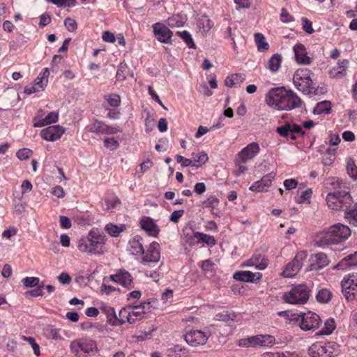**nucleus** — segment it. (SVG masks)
Returning a JSON list of instances; mask_svg holds the SVG:
<instances>
[{"label":"nucleus","instance_id":"1","mask_svg":"<svg viewBox=\"0 0 357 357\" xmlns=\"http://www.w3.org/2000/svg\"><path fill=\"white\" fill-rule=\"evenodd\" d=\"M266 103L278 110H291L300 107L301 98L292 91L284 88L271 89L266 96Z\"/></svg>","mask_w":357,"mask_h":357},{"label":"nucleus","instance_id":"2","mask_svg":"<svg viewBox=\"0 0 357 357\" xmlns=\"http://www.w3.org/2000/svg\"><path fill=\"white\" fill-rule=\"evenodd\" d=\"M106 240V236L102 232L97 228H93L87 236L78 240L77 246L82 252L89 255L101 254Z\"/></svg>","mask_w":357,"mask_h":357},{"label":"nucleus","instance_id":"3","mask_svg":"<svg viewBox=\"0 0 357 357\" xmlns=\"http://www.w3.org/2000/svg\"><path fill=\"white\" fill-rule=\"evenodd\" d=\"M150 302H144L139 305L128 306L120 310L118 321L119 325L128 321L129 324H135L142 320L146 311H150Z\"/></svg>","mask_w":357,"mask_h":357},{"label":"nucleus","instance_id":"4","mask_svg":"<svg viewBox=\"0 0 357 357\" xmlns=\"http://www.w3.org/2000/svg\"><path fill=\"white\" fill-rule=\"evenodd\" d=\"M312 73L307 68L298 69L293 77L295 87L305 94H317V89L313 86L311 78Z\"/></svg>","mask_w":357,"mask_h":357},{"label":"nucleus","instance_id":"5","mask_svg":"<svg viewBox=\"0 0 357 357\" xmlns=\"http://www.w3.org/2000/svg\"><path fill=\"white\" fill-rule=\"evenodd\" d=\"M350 235L351 229L348 226L337 223L328 228L321 242L323 245L337 244L347 239Z\"/></svg>","mask_w":357,"mask_h":357},{"label":"nucleus","instance_id":"6","mask_svg":"<svg viewBox=\"0 0 357 357\" xmlns=\"http://www.w3.org/2000/svg\"><path fill=\"white\" fill-rule=\"evenodd\" d=\"M339 351L340 346L335 342H317L307 349L310 357H334Z\"/></svg>","mask_w":357,"mask_h":357},{"label":"nucleus","instance_id":"7","mask_svg":"<svg viewBox=\"0 0 357 357\" xmlns=\"http://www.w3.org/2000/svg\"><path fill=\"white\" fill-rule=\"evenodd\" d=\"M311 288L309 285L301 284L294 286L291 291L282 296V299L290 304L303 305L309 299Z\"/></svg>","mask_w":357,"mask_h":357},{"label":"nucleus","instance_id":"8","mask_svg":"<svg viewBox=\"0 0 357 357\" xmlns=\"http://www.w3.org/2000/svg\"><path fill=\"white\" fill-rule=\"evenodd\" d=\"M326 201L328 206L333 210L342 208L347 211L353 203L350 193L344 190L328 192Z\"/></svg>","mask_w":357,"mask_h":357},{"label":"nucleus","instance_id":"9","mask_svg":"<svg viewBox=\"0 0 357 357\" xmlns=\"http://www.w3.org/2000/svg\"><path fill=\"white\" fill-rule=\"evenodd\" d=\"M71 351L79 357H87L94 349L97 350L96 343L90 338H81L70 343Z\"/></svg>","mask_w":357,"mask_h":357},{"label":"nucleus","instance_id":"10","mask_svg":"<svg viewBox=\"0 0 357 357\" xmlns=\"http://www.w3.org/2000/svg\"><path fill=\"white\" fill-rule=\"evenodd\" d=\"M307 257V252L306 251L303 250L298 252L292 261L285 266L281 275L284 278H291L295 276L302 268Z\"/></svg>","mask_w":357,"mask_h":357},{"label":"nucleus","instance_id":"11","mask_svg":"<svg viewBox=\"0 0 357 357\" xmlns=\"http://www.w3.org/2000/svg\"><path fill=\"white\" fill-rule=\"evenodd\" d=\"M142 255L141 264L146 267H154L160 259V244L155 241L151 243Z\"/></svg>","mask_w":357,"mask_h":357},{"label":"nucleus","instance_id":"12","mask_svg":"<svg viewBox=\"0 0 357 357\" xmlns=\"http://www.w3.org/2000/svg\"><path fill=\"white\" fill-rule=\"evenodd\" d=\"M342 293L347 301H352L357 295V272L349 274V277L341 282Z\"/></svg>","mask_w":357,"mask_h":357},{"label":"nucleus","instance_id":"13","mask_svg":"<svg viewBox=\"0 0 357 357\" xmlns=\"http://www.w3.org/2000/svg\"><path fill=\"white\" fill-rule=\"evenodd\" d=\"M321 322L320 317L314 312L302 313L300 327L303 331L314 330L319 328Z\"/></svg>","mask_w":357,"mask_h":357},{"label":"nucleus","instance_id":"14","mask_svg":"<svg viewBox=\"0 0 357 357\" xmlns=\"http://www.w3.org/2000/svg\"><path fill=\"white\" fill-rule=\"evenodd\" d=\"M208 337L209 334L199 330L190 331L185 335V342L192 347L205 344Z\"/></svg>","mask_w":357,"mask_h":357},{"label":"nucleus","instance_id":"15","mask_svg":"<svg viewBox=\"0 0 357 357\" xmlns=\"http://www.w3.org/2000/svg\"><path fill=\"white\" fill-rule=\"evenodd\" d=\"M111 280L122 287L131 289L134 287L132 275L125 270H119L116 274L110 275Z\"/></svg>","mask_w":357,"mask_h":357},{"label":"nucleus","instance_id":"16","mask_svg":"<svg viewBox=\"0 0 357 357\" xmlns=\"http://www.w3.org/2000/svg\"><path fill=\"white\" fill-rule=\"evenodd\" d=\"M65 130L60 126H52L40 131L41 137L47 141L54 142L61 138Z\"/></svg>","mask_w":357,"mask_h":357},{"label":"nucleus","instance_id":"17","mask_svg":"<svg viewBox=\"0 0 357 357\" xmlns=\"http://www.w3.org/2000/svg\"><path fill=\"white\" fill-rule=\"evenodd\" d=\"M310 264L307 271H317L326 266L329 264V260L326 254L323 252L312 255L310 259Z\"/></svg>","mask_w":357,"mask_h":357},{"label":"nucleus","instance_id":"18","mask_svg":"<svg viewBox=\"0 0 357 357\" xmlns=\"http://www.w3.org/2000/svg\"><path fill=\"white\" fill-rule=\"evenodd\" d=\"M153 33L156 38L163 43H170L172 31L166 26L155 23L153 25Z\"/></svg>","mask_w":357,"mask_h":357},{"label":"nucleus","instance_id":"19","mask_svg":"<svg viewBox=\"0 0 357 357\" xmlns=\"http://www.w3.org/2000/svg\"><path fill=\"white\" fill-rule=\"evenodd\" d=\"M259 150L260 149L257 143H250L238 153L237 158L240 162H247L248 160L254 158Z\"/></svg>","mask_w":357,"mask_h":357},{"label":"nucleus","instance_id":"20","mask_svg":"<svg viewBox=\"0 0 357 357\" xmlns=\"http://www.w3.org/2000/svg\"><path fill=\"white\" fill-rule=\"evenodd\" d=\"M140 227L149 236L158 237L160 233V228L155 221L150 217L144 216L139 222Z\"/></svg>","mask_w":357,"mask_h":357},{"label":"nucleus","instance_id":"21","mask_svg":"<svg viewBox=\"0 0 357 357\" xmlns=\"http://www.w3.org/2000/svg\"><path fill=\"white\" fill-rule=\"evenodd\" d=\"M277 132L282 137H289L290 133L301 135L303 136L305 132L302 130L301 127L297 124L286 123L280 127H278L276 129Z\"/></svg>","mask_w":357,"mask_h":357},{"label":"nucleus","instance_id":"22","mask_svg":"<svg viewBox=\"0 0 357 357\" xmlns=\"http://www.w3.org/2000/svg\"><path fill=\"white\" fill-rule=\"evenodd\" d=\"M275 175L272 174H267L262 177L260 181L255 182L250 187V190L256 192L266 191L271 186L272 181L274 179Z\"/></svg>","mask_w":357,"mask_h":357},{"label":"nucleus","instance_id":"23","mask_svg":"<svg viewBox=\"0 0 357 357\" xmlns=\"http://www.w3.org/2000/svg\"><path fill=\"white\" fill-rule=\"evenodd\" d=\"M294 52L298 63L308 65L311 63V59L307 55L305 47L303 44H296L294 47Z\"/></svg>","mask_w":357,"mask_h":357},{"label":"nucleus","instance_id":"24","mask_svg":"<svg viewBox=\"0 0 357 357\" xmlns=\"http://www.w3.org/2000/svg\"><path fill=\"white\" fill-rule=\"evenodd\" d=\"M262 277L261 273H254L251 271H238L234 274V279L238 281L255 282L259 281Z\"/></svg>","mask_w":357,"mask_h":357},{"label":"nucleus","instance_id":"25","mask_svg":"<svg viewBox=\"0 0 357 357\" xmlns=\"http://www.w3.org/2000/svg\"><path fill=\"white\" fill-rule=\"evenodd\" d=\"M348 63L349 61L347 59H344L342 61H339L336 66L333 67L330 70V77L335 79L343 78L347 74V68Z\"/></svg>","mask_w":357,"mask_h":357},{"label":"nucleus","instance_id":"26","mask_svg":"<svg viewBox=\"0 0 357 357\" xmlns=\"http://www.w3.org/2000/svg\"><path fill=\"white\" fill-rule=\"evenodd\" d=\"M245 265L247 266H255L259 270H264L267 267L268 262L267 259L263 257L261 255L255 254L245 263Z\"/></svg>","mask_w":357,"mask_h":357},{"label":"nucleus","instance_id":"27","mask_svg":"<svg viewBox=\"0 0 357 357\" xmlns=\"http://www.w3.org/2000/svg\"><path fill=\"white\" fill-rule=\"evenodd\" d=\"M61 331V328H56L52 325H47L43 328V333L44 336L47 339L53 340H62V336L60 333Z\"/></svg>","mask_w":357,"mask_h":357},{"label":"nucleus","instance_id":"28","mask_svg":"<svg viewBox=\"0 0 357 357\" xmlns=\"http://www.w3.org/2000/svg\"><path fill=\"white\" fill-rule=\"evenodd\" d=\"M58 118L59 114L57 112H51L44 119H37L35 118L33 126L40 128L52 123H56L58 121Z\"/></svg>","mask_w":357,"mask_h":357},{"label":"nucleus","instance_id":"29","mask_svg":"<svg viewBox=\"0 0 357 357\" xmlns=\"http://www.w3.org/2000/svg\"><path fill=\"white\" fill-rule=\"evenodd\" d=\"M142 241V238L139 236H136L130 241V250L132 255H139L144 253V249Z\"/></svg>","mask_w":357,"mask_h":357},{"label":"nucleus","instance_id":"30","mask_svg":"<svg viewBox=\"0 0 357 357\" xmlns=\"http://www.w3.org/2000/svg\"><path fill=\"white\" fill-rule=\"evenodd\" d=\"M357 266V251L354 255H349L342 259L337 264L338 269L354 268Z\"/></svg>","mask_w":357,"mask_h":357},{"label":"nucleus","instance_id":"31","mask_svg":"<svg viewBox=\"0 0 357 357\" xmlns=\"http://www.w3.org/2000/svg\"><path fill=\"white\" fill-rule=\"evenodd\" d=\"M50 70L47 68H44L35 79L33 84L38 86L39 90L44 91L48 83Z\"/></svg>","mask_w":357,"mask_h":357},{"label":"nucleus","instance_id":"32","mask_svg":"<svg viewBox=\"0 0 357 357\" xmlns=\"http://www.w3.org/2000/svg\"><path fill=\"white\" fill-rule=\"evenodd\" d=\"M120 204V199L116 196H112L111 197L104 198L101 202V207L102 210L109 211L113 210Z\"/></svg>","mask_w":357,"mask_h":357},{"label":"nucleus","instance_id":"33","mask_svg":"<svg viewBox=\"0 0 357 357\" xmlns=\"http://www.w3.org/2000/svg\"><path fill=\"white\" fill-rule=\"evenodd\" d=\"M245 79V75L241 73H235L227 77L225 84L227 87H234L243 83Z\"/></svg>","mask_w":357,"mask_h":357},{"label":"nucleus","instance_id":"34","mask_svg":"<svg viewBox=\"0 0 357 357\" xmlns=\"http://www.w3.org/2000/svg\"><path fill=\"white\" fill-rule=\"evenodd\" d=\"M193 237L197 240L198 243H204L209 246H213L216 243V241L213 236H210L199 231L194 232Z\"/></svg>","mask_w":357,"mask_h":357},{"label":"nucleus","instance_id":"35","mask_svg":"<svg viewBox=\"0 0 357 357\" xmlns=\"http://www.w3.org/2000/svg\"><path fill=\"white\" fill-rule=\"evenodd\" d=\"M191 159L192 160V166L198 167L205 164L208 161V157L205 152L202 151L192 153L191 154Z\"/></svg>","mask_w":357,"mask_h":357},{"label":"nucleus","instance_id":"36","mask_svg":"<svg viewBox=\"0 0 357 357\" xmlns=\"http://www.w3.org/2000/svg\"><path fill=\"white\" fill-rule=\"evenodd\" d=\"M126 227L125 225H121L119 226L109 223L106 225L105 229V231L112 237H117L119 234L125 231Z\"/></svg>","mask_w":357,"mask_h":357},{"label":"nucleus","instance_id":"37","mask_svg":"<svg viewBox=\"0 0 357 357\" xmlns=\"http://www.w3.org/2000/svg\"><path fill=\"white\" fill-rule=\"evenodd\" d=\"M282 56L279 54H273L268 60L267 68L273 73L277 72L280 68Z\"/></svg>","mask_w":357,"mask_h":357},{"label":"nucleus","instance_id":"38","mask_svg":"<svg viewBox=\"0 0 357 357\" xmlns=\"http://www.w3.org/2000/svg\"><path fill=\"white\" fill-rule=\"evenodd\" d=\"M197 27L202 33L208 32L213 25V22L206 16H202L197 21Z\"/></svg>","mask_w":357,"mask_h":357},{"label":"nucleus","instance_id":"39","mask_svg":"<svg viewBox=\"0 0 357 357\" xmlns=\"http://www.w3.org/2000/svg\"><path fill=\"white\" fill-rule=\"evenodd\" d=\"M255 40L259 52H266L269 48L268 43L262 33H257L255 34Z\"/></svg>","mask_w":357,"mask_h":357},{"label":"nucleus","instance_id":"40","mask_svg":"<svg viewBox=\"0 0 357 357\" xmlns=\"http://www.w3.org/2000/svg\"><path fill=\"white\" fill-rule=\"evenodd\" d=\"M185 21L186 18L184 16L180 15H174L168 18L167 24L172 28L180 27L185 24Z\"/></svg>","mask_w":357,"mask_h":357},{"label":"nucleus","instance_id":"41","mask_svg":"<svg viewBox=\"0 0 357 357\" xmlns=\"http://www.w3.org/2000/svg\"><path fill=\"white\" fill-rule=\"evenodd\" d=\"M104 99L107 103V106L116 108L121 104V97L116 93L107 94L104 96Z\"/></svg>","mask_w":357,"mask_h":357},{"label":"nucleus","instance_id":"42","mask_svg":"<svg viewBox=\"0 0 357 357\" xmlns=\"http://www.w3.org/2000/svg\"><path fill=\"white\" fill-rule=\"evenodd\" d=\"M335 149H328L323 155L322 164L324 166H331L335 159Z\"/></svg>","mask_w":357,"mask_h":357},{"label":"nucleus","instance_id":"43","mask_svg":"<svg viewBox=\"0 0 357 357\" xmlns=\"http://www.w3.org/2000/svg\"><path fill=\"white\" fill-rule=\"evenodd\" d=\"M105 124L101 121L96 119L93 123L88 126L89 131L97 134H104Z\"/></svg>","mask_w":357,"mask_h":357},{"label":"nucleus","instance_id":"44","mask_svg":"<svg viewBox=\"0 0 357 357\" xmlns=\"http://www.w3.org/2000/svg\"><path fill=\"white\" fill-rule=\"evenodd\" d=\"M331 109V104L329 101H322L319 102L314 109V112L317 114H328Z\"/></svg>","mask_w":357,"mask_h":357},{"label":"nucleus","instance_id":"45","mask_svg":"<svg viewBox=\"0 0 357 357\" xmlns=\"http://www.w3.org/2000/svg\"><path fill=\"white\" fill-rule=\"evenodd\" d=\"M347 172L348 175L354 180H357V167L351 158L347 159Z\"/></svg>","mask_w":357,"mask_h":357},{"label":"nucleus","instance_id":"46","mask_svg":"<svg viewBox=\"0 0 357 357\" xmlns=\"http://www.w3.org/2000/svg\"><path fill=\"white\" fill-rule=\"evenodd\" d=\"M332 294L326 289H322L316 295L317 301L321 303H326L331 299Z\"/></svg>","mask_w":357,"mask_h":357},{"label":"nucleus","instance_id":"47","mask_svg":"<svg viewBox=\"0 0 357 357\" xmlns=\"http://www.w3.org/2000/svg\"><path fill=\"white\" fill-rule=\"evenodd\" d=\"M344 217L349 224L357 226V204H355L353 209L345 211Z\"/></svg>","mask_w":357,"mask_h":357},{"label":"nucleus","instance_id":"48","mask_svg":"<svg viewBox=\"0 0 357 357\" xmlns=\"http://www.w3.org/2000/svg\"><path fill=\"white\" fill-rule=\"evenodd\" d=\"M128 73V67L125 62H121L119 64L116 78L117 81H123L126 79V75Z\"/></svg>","mask_w":357,"mask_h":357},{"label":"nucleus","instance_id":"49","mask_svg":"<svg viewBox=\"0 0 357 357\" xmlns=\"http://www.w3.org/2000/svg\"><path fill=\"white\" fill-rule=\"evenodd\" d=\"M220 204L219 199L214 195L208 197L202 202L203 207L215 209L218 208Z\"/></svg>","mask_w":357,"mask_h":357},{"label":"nucleus","instance_id":"50","mask_svg":"<svg viewBox=\"0 0 357 357\" xmlns=\"http://www.w3.org/2000/svg\"><path fill=\"white\" fill-rule=\"evenodd\" d=\"M107 317V323L111 325H116V317L113 307L107 306L102 308Z\"/></svg>","mask_w":357,"mask_h":357},{"label":"nucleus","instance_id":"51","mask_svg":"<svg viewBox=\"0 0 357 357\" xmlns=\"http://www.w3.org/2000/svg\"><path fill=\"white\" fill-rule=\"evenodd\" d=\"M335 328V324L333 319H328L324 323V327L321 331V334L330 335Z\"/></svg>","mask_w":357,"mask_h":357},{"label":"nucleus","instance_id":"52","mask_svg":"<svg viewBox=\"0 0 357 357\" xmlns=\"http://www.w3.org/2000/svg\"><path fill=\"white\" fill-rule=\"evenodd\" d=\"M176 33L178 36H179L183 39V40L187 44V45L190 48H193L195 47V45L194 41L191 37V35L190 34V33L188 31H178Z\"/></svg>","mask_w":357,"mask_h":357},{"label":"nucleus","instance_id":"53","mask_svg":"<svg viewBox=\"0 0 357 357\" xmlns=\"http://www.w3.org/2000/svg\"><path fill=\"white\" fill-rule=\"evenodd\" d=\"M236 317V314L233 312H222L221 313H218L215 316V319L218 321H227L229 320H234Z\"/></svg>","mask_w":357,"mask_h":357},{"label":"nucleus","instance_id":"54","mask_svg":"<svg viewBox=\"0 0 357 357\" xmlns=\"http://www.w3.org/2000/svg\"><path fill=\"white\" fill-rule=\"evenodd\" d=\"M22 282L26 287H34L39 285L40 279L37 277H26Z\"/></svg>","mask_w":357,"mask_h":357},{"label":"nucleus","instance_id":"55","mask_svg":"<svg viewBox=\"0 0 357 357\" xmlns=\"http://www.w3.org/2000/svg\"><path fill=\"white\" fill-rule=\"evenodd\" d=\"M149 267H146L144 270V273L146 276L149 277L153 279V281L158 282L160 277V273L159 271V268H155V270H149Z\"/></svg>","mask_w":357,"mask_h":357},{"label":"nucleus","instance_id":"56","mask_svg":"<svg viewBox=\"0 0 357 357\" xmlns=\"http://www.w3.org/2000/svg\"><path fill=\"white\" fill-rule=\"evenodd\" d=\"M263 356H264V357H298L297 354H296L294 353H291L290 351H285V352H282V353H275V354L266 352V353H264Z\"/></svg>","mask_w":357,"mask_h":357},{"label":"nucleus","instance_id":"57","mask_svg":"<svg viewBox=\"0 0 357 357\" xmlns=\"http://www.w3.org/2000/svg\"><path fill=\"white\" fill-rule=\"evenodd\" d=\"M31 155H32V151L31 149H26V148L20 149L16 153L17 157L20 160H26L29 158H30Z\"/></svg>","mask_w":357,"mask_h":357},{"label":"nucleus","instance_id":"58","mask_svg":"<svg viewBox=\"0 0 357 357\" xmlns=\"http://www.w3.org/2000/svg\"><path fill=\"white\" fill-rule=\"evenodd\" d=\"M261 347H268L275 343V339L273 336L270 335H262V338L261 339Z\"/></svg>","mask_w":357,"mask_h":357},{"label":"nucleus","instance_id":"59","mask_svg":"<svg viewBox=\"0 0 357 357\" xmlns=\"http://www.w3.org/2000/svg\"><path fill=\"white\" fill-rule=\"evenodd\" d=\"M64 25L69 31H75L77 29V24L74 19L67 17L64 20Z\"/></svg>","mask_w":357,"mask_h":357},{"label":"nucleus","instance_id":"60","mask_svg":"<svg viewBox=\"0 0 357 357\" xmlns=\"http://www.w3.org/2000/svg\"><path fill=\"white\" fill-rule=\"evenodd\" d=\"M24 339L27 341L31 346L33 350V352L34 354L37 356H39L40 354V347L39 345L36 342L34 338H33L32 337H24Z\"/></svg>","mask_w":357,"mask_h":357},{"label":"nucleus","instance_id":"61","mask_svg":"<svg viewBox=\"0 0 357 357\" xmlns=\"http://www.w3.org/2000/svg\"><path fill=\"white\" fill-rule=\"evenodd\" d=\"M302 25L303 30L311 34L314 32V29L312 27V23L310 20H307L305 17L302 18Z\"/></svg>","mask_w":357,"mask_h":357},{"label":"nucleus","instance_id":"62","mask_svg":"<svg viewBox=\"0 0 357 357\" xmlns=\"http://www.w3.org/2000/svg\"><path fill=\"white\" fill-rule=\"evenodd\" d=\"M45 286L43 284L38 285L36 289L27 291L26 292V296L28 297L29 296H31L36 297V296H43V292L42 289Z\"/></svg>","mask_w":357,"mask_h":357},{"label":"nucleus","instance_id":"63","mask_svg":"<svg viewBox=\"0 0 357 357\" xmlns=\"http://www.w3.org/2000/svg\"><path fill=\"white\" fill-rule=\"evenodd\" d=\"M301 318H302V314H298V313L293 312L291 311V312L289 314V317L287 319L286 323L290 324L298 323V322L300 323Z\"/></svg>","mask_w":357,"mask_h":357},{"label":"nucleus","instance_id":"64","mask_svg":"<svg viewBox=\"0 0 357 357\" xmlns=\"http://www.w3.org/2000/svg\"><path fill=\"white\" fill-rule=\"evenodd\" d=\"M183 214H184L183 210L174 211L171 214V215L169 217V220L174 223H177L178 222L179 219L183 216Z\"/></svg>","mask_w":357,"mask_h":357}]
</instances>
